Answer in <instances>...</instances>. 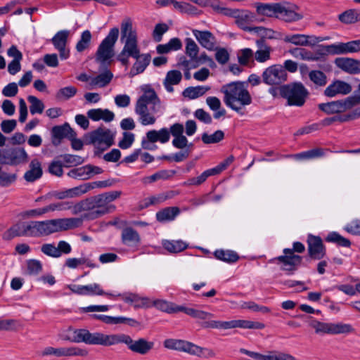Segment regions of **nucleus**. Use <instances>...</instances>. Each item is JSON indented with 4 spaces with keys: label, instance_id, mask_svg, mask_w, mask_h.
<instances>
[{
    "label": "nucleus",
    "instance_id": "4be33fe9",
    "mask_svg": "<svg viewBox=\"0 0 360 360\" xmlns=\"http://www.w3.org/2000/svg\"><path fill=\"white\" fill-rule=\"evenodd\" d=\"M240 352L257 360H297L291 354L283 352H271L269 354L264 355L243 348L240 349Z\"/></svg>",
    "mask_w": 360,
    "mask_h": 360
},
{
    "label": "nucleus",
    "instance_id": "bf43d9fd",
    "mask_svg": "<svg viewBox=\"0 0 360 360\" xmlns=\"http://www.w3.org/2000/svg\"><path fill=\"white\" fill-rule=\"evenodd\" d=\"M358 13L355 10H347L339 15V20L345 24L354 23L358 20Z\"/></svg>",
    "mask_w": 360,
    "mask_h": 360
},
{
    "label": "nucleus",
    "instance_id": "f704fd0d",
    "mask_svg": "<svg viewBox=\"0 0 360 360\" xmlns=\"http://www.w3.org/2000/svg\"><path fill=\"white\" fill-rule=\"evenodd\" d=\"M182 79L181 72L179 70H170L167 72L166 77L164 79V86L168 92H173V85L178 84Z\"/></svg>",
    "mask_w": 360,
    "mask_h": 360
},
{
    "label": "nucleus",
    "instance_id": "09e8293b",
    "mask_svg": "<svg viewBox=\"0 0 360 360\" xmlns=\"http://www.w3.org/2000/svg\"><path fill=\"white\" fill-rule=\"evenodd\" d=\"M115 181L111 179H108L105 181H98L94 182H89L84 184L82 186V188L83 191V193H86L89 191L94 189L95 188H107L113 185Z\"/></svg>",
    "mask_w": 360,
    "mask_h": 360
},
{
    "label": "nucleus",
    "instance_id": "7ed1b4c3",
    "mask_svg": "<svg viewBox=\"0 0 360 360\" xmlns=\"http://www.w3.org/2000/svg\"><path fill=\"white\" fill-rule=\"evenodd\" d=\"M258 15L270 18H276L287 22L298 21L303 18L299 12L300 8L288 2L282 3H256L255 4Z\"/></svg>",
    "mask_w": 360,
    "mask_h": 360
},
{
    "label": "nucleus",
    "instance_id": "9b49d317",
    "mask_svg": "<svg viewBox=\"0 0 360 360\" xmlns=\"http://www.w3.org/2000/svg\"><path fill=\"white\" fill-rule=\"evenodd\" d=\"M114 137L115 133L110 129L100 127L86 136V142L104 150L113 145Z\"/></svg>",
    "mask_w": 360,
    "mask_h": 360
},
{
    "label": "nucleus",
    "instance_id": "3c124183",
    "mask_svg": "<svg viewBox=\"0 0 360 360\" xmlns=\"http://www.w3.org/2000/svg\"><path fill=\"white\" fill-rule=\"evenodd\" d=\"M326 240L330 243H334L340 246L349 248L351 245V242L346 238L342 237L337 232L330 233L326 238Z\"/></svg>",
    "mask_w": 360,
    "mask_h": 360
},
{
    "label": "nucleus",
    "instance_id": "f3484780",
    "mask_svg": "<svg viewBox=\"0 0 360 360\" xmlns=\"http://www.w3.org/2000/svg\"><path fill=\"white\" fill-rule=\"evenodd\" d=\"M326 51L332 55L347 54L356 53L360 51V39L350 41L347 43H338L325 46Z\"/></svg>",
    "mask_w": 360,
    "mask_h": 360
},
{
    "label": "nucleus",
    "instance_id": "6e6d98bb",
    "mask_svg": "<svg viewBox=\"0 0 360 360\" xmlns=\"http://www.w3.org/2000/svg\"><path fill=\"white\" fill-rule=\"evenodd\" d=\"M27 100L30 103V110L32 115L43 112L44 105L41 100L34 96H29Z\"/></svg>",
    "mask_w": 360,
    "mask_h": 360
},
{
    "label": "nucleus",
    "instance_id": "473e14b6",
    "mask_svg": "<svg viewBox=\"0 0 360 360\" xmlns=\"http://www.w3.org/2000/svg\"><path fill=\"white\" fill-rule=\"evenodd\" d=\"M180 213V210L177 207H167L156 213V219L160 222L173 221Z\"/></svg>",
    "mask_w": 360,
    "mask_h": 360
},
{
    "label": "nucleus",
    "instance_id": "a878e982",
    "mask_svg": "<svg viewBox=\"0 0 360 360\" xmlns=\"http://www.w3.org/2000/svg\"><path fill=\"white\" fill-rule=\"evenodd\" d=\"M335 64L345 72L352 75L360 73V60L350 58H337Z\"/></svg>",
    "mask_w": 360,
    "mask_h": 360
},
{
    "label": "nucleus",
    "instance_id": "4468645a",
    "mask_svg": "<svg viewBox=\"0 0 360 360\" xmlns=\"http://www.w3.org/2000/svg\"><path fill=\"white\" fill-rule=\"evenodd\" d=\"M262 81L269 86H277L285 82L288 74L281 65H273L266 68L262 73Z\"/></svg>",
    "mask_w": 360,
    "mask_h": 360
},
{
    "label": "nucleus",
    "instance_id": "c9c22d12",
    "mask_svg": "<svg viewBox=\"0 0 360 360\" xmlns=\"http://www.w3.org/2000/svg\"><path fill=\"white\" fill-rule=\"evenodd\" d=\"M146 138L153 142L160 141L162 143H165L169 141V131L167 128H162L158 131L150 130L146 133Z\"/></svg>",
    "mask_w": 360,
    "mask_h": 360
},
{
    "label": "nucleus",
    "instance_id": "0eeeda50",
    "mask_svg": "<svg viewBox=\"0 0 360 360\" xmlns=\"http://www.w3.org/2000/svg\"><path fill=\"white\" fill-rule=\"evenodd\" d=\"M121 194V191H112L88 198L89 212L84 214V218L94 220L113 212L116 207L111 202L119 198Z\"/></svg>",
    "mask_w": 360,
    "mask_h": 360
},
{
    "label": "nucleus",
    "instance_id": "6e6552de",
    "mask_svg": "<svg viewBox=\"0 0 360 360\" xmlns=\"http://www.w3.org/2000/svg\"><path fill=\"white\" fill-rule=\"evenodd\" d=\"M151 304L152 307H155L156 309L162 311L169 314L182 311L194 319H198L200 320L209 319L210 318H212L214 316V315L210 312L195 309L193 308L186 307L184 306H179L165 300L158 299L152 300Z\"/></svg>",
    "mask_w": 360,
    "mask_h": 360
},
{
    "label": "nucleus",
    "instance_id": "774afa93",
    "mask_svg": "<svg viewBox=\"0 0 360 360\" xmlns=\"http://www.w3.org/2000/svg\"><path fill=\"white\" fill-rule=\"evenodd\" d=\"M253 56L254 53L251 49L245 48L241 49L238 54V62L240 65H247Z\"/></svg>",
    "mask_w": 360,
    "mask_h": 360
},
{
    "label": "nucleus",
    "instance_id": "e2e57ef3",
    "mask_svg": "<svg viewBox=\"0 0 360 360\" xmlns=\"http://www.w3.org/2000/svg\"><path fill=\"white\" fill-rule=\"evenodd\" d=\"M236 328L248 329H263L265 325L261 322L248 320H236Z\"/></svg>",
    "mask_w": 360,
    "mask_h": 360
},
{
    "label": "nucleus",
    "instance_id": "4c0bfd02",
    "mask_svg": "<svg viewBox=\"0 0 360 360\" xmlns=\"http://www.w3.org/2000/svg\"><path fill=\"white\" fill-rule=\"evenodd\" d=\"M325 150L321 148H314L311 150L304 151L300 153L295 154L292 155L296 160H312L316 159L325 155Z\"/></svg>",
    "mask_w": 360,
    "mask_h": 360
},
{
    "label": "nucleus",
    "instance_id": "cd10ccee",
    "mask_svg": "<svg viewBox=\"0 0 360 360\" xmlns=\"http://www.w3.org/2000/svg\"><path fill=\"white\" fill-rule=\"evenodd\" d=\"M134 58L136 59V62L133 64L130 70L129 75L131 77H134L144 72L151 60V56L149 53L141 54L140 53L138 57Z\"/></svg>",
    "mask_w": 360,
    "mask_h": 360
},
{
    "label": "nucleus",
    "instance_id": "bb28decb",
    "mask_svg": "<svg viewBox=\"0 0 360 360\" xmlns=\"http://www.w3.org/2000/svg\"><path fill=\"white\" fill-rule=\"evenodd\" d=\"M121 240L124 245L129 247H137L141 243L139 233L131 227H126L122 229Z\"/></svg>",
    "mask_w": 360,
    "mask_h": 360
},
{
    "label": "nucleus",
    "instance_id": "69168bd1",
    "mask_svg": "<svg viewBox=\"0 0 360 360\" xmlns=\"http://www.w3.org/2000/svg\"><path fill=\"white\" fill-rule=\"evenodd\" d=\"M71 207L70 210L73 214H77L83 211H87L89 212V200L88 198L80 200L79 202L74 204L72 202H70Z\"/></svg>",
    "mask_w": 360,
    "mask_h": 360
},
{
    "label": "nucleus",
    "instance_id": "79ce46f5",
    "mask_svg": "<svg viewBox=\"0 0 360 360\" xmlns=\"http://www.w3.org/2000/svg\"><path fill=\"white\" fill-rule=\"evenodd\" d=\"M112 77L113 75L110 70H105L104 72L93 77L91 79L90 85L92 86L104 87L110 82Z\"/></svg>",
    "mask_w": 360,
    "mask_h": 360
},
{
    "label": "nucleus",
    "instance_id": "c756f323",
    "mask_svg": "<svg viewBox=\"0 0 360 360\" xmlns=\"http://www.w3.org/2000/svg\"><path fill=\"white\" fill-rule=\"evenodd\" d=\"M87 116L89 119L93 121L103 120L106 122L112 121L115 118V114L113 112L108 109H91L87 112Z\"/></svg>",
    "mask_w": 360,
    "mask_h": 360
},
{
    "label": "nucleus",
    "instance_id": "423d86ee",
    "mask_svg": "<svg viewBox=\"0 0 360 360\" xmlns=\"http://www.w3.org/2000/svg\"><path fill=\"white\" fill-rule=\"evenodd\" d=\"M221 92L224 94V101L232 110L243 115V108L252 103L249 91L245 88L243 82H231L222 86Z\"/></svg>",
    "mask_w": 360,
    "mask_h": 360
},
{
    "label": "nucleus",
    "instance_id": "20e7f679",
    "mask_svg": "<svg viewBox=\"0 0 360 360\" xmlns=\"http://www.w3.org/2000/svg\"><path fill=\"white\" fill-rule=\"evenodd\" d=\"M120 29V41L124 44V46L120 53L117 56V60L122 65L128 66L129 63V58H136L141 53L139 47L137 33L133 28L131 20L129 18L122 22Z\"/></svg>",
    "mask_w": 360,
    "mask_h": 360
},
{
    "label": "nucleus",
    "instance_id": "e433bc0d",
    "mask_svg": "<svg viewBox=\"0 0 360 360\" xmlns=\"http://www.w3.org/2000/svg\"><path fill=\"white\" fill-rule=\"evenodd\" d=\"M182 48L181 40L177 38H172L168 43L159 44L156 47L157 53L159 54H165L171 51H178Z\"/></svg>",
    "mask_w": 360,
    "mask_h": 360
},
{
    "label": "nucleus",
    "instance_id": "680f3d73",
    "mask_svg": "<svg viewBox=\"0 0 360 360\" xmlns=\"http://www.w3.org/2000/svg\"><path fill=\"white\" fill-rule=\"evenodd\" d=\"M60 156L56 158L49 165V172L55 176H61L63 174V162L60 160Z\"/></svg>",
    "mask_w": 360,
    "mask_h": 360
},
{
    "label": "nucleus",
    "instance_id": "dca6fc26",
    "mask_svg": "<svg viewBox=\"0 0 360 360\" xmlns=\"http://www.w3.org/2000/svg\"><path fill=\"white\" fill-rule=\"evenodd\" d=\"M354 106V103L349 96L338 101L320 103L318 107L320 110L330 115L345 112Z\"/></svg>",
    "mask_w": 360,
    "mask_h": 360
},
{
    "label": "nucleus",
    "instance_id": "393cba45",
    "mask_svg": "<svg viewBox=\"0 0 360 360\" xmlns=\"http://www.w3.org/2000/svg\"><path fill=\"white\" fill-rule=\"evenodd\" d=\"M192 32L202 47L209 51H213L215 49L217 40L211 32L207 30L200 31L198 30H193Z\"/></svg>",
    "mask_w": 360,
    "mask_h": 360
},
{
    "label": "nucleus",
    "instance_id": "13d9d810",
    "mask_svg": "<svg viewBox=\"0 0 360 360\" xmlns=\"http://www.w3.org/2000/svg\"><path fill=\"white\" fill-rule=\"evenodd\" d=\"M252 32L256 33L260 37L259 39H263L265 41L266 39H272L276 38V32L272 29L266 28L262 26L254 27Z\"/></svg>",
    "mask_w": 360,
    "mask_h": 360
},
{
    "label": "nucleus",
    "instance_id": "f03ea898",
    "mask_svg": "<svg viewBox=\"0 0 360 360\" xmlns=\"http://www.w3.org/2000/svg\"><path fill=\"white\" fill-rule=\"evenodd\" d=\"M143 94L137 100L135 112L139 121L143 125H153L156 122L155 114L160 107V100L155 90L150 86L143 88Z\"/></svg>",
    "mask_w": 360,
    "mask_h": 360
},
{
    "label": "nucleus",
    "instance_id": "aec40b11",
    "mask_svg": "<svg viewBox=\"0 0 360 360\" xmlns=\"http://www.w3.org/2000/svg\"><path fill=\"white\" fill-rule=\"evenodd\" d=\"M230 17L236 19V24L244 31L252 32L254 27L250 26L254 20L255 15L247 10L233 9Z\"/></svg>",
    "mask_w": 360,
    "mask_h": 360
},
{
    "label": "nucleus",
    "instance_id": "5fc2aeb1",
    "mask_svg": "<svg viewBox=\"0 0 360 360\" xmlns=\"http://www.w3.org/2000/svg\"><path fill=\"white\" fill-rule=\"evenodd\" d=\"M84 295H107L115 296L112 293L105 292L98 283L84 285Z\"/></svg>",
    "mask_w": 360,
    "mask_h": 360
},
{
    "label": "nucleus",
    "instance_id": "6ab92c4d",
    "mask_svg": "<svg viewBox=\"0 0 360 360\" xmlns=\"http://www.w3.org/2000/svg\"><path fill=\"white\" fill-rule=\"evenodd\" d=\"M308 255L313 259L319 260L326 255V248L319 236L309 234L307 238Z\"/></svg>",
    "mask_w": 360,
    "mask_h": 360
},
{
    "label": "nucleus",
    "instance_id": "052dcab7",
    "mask_svg": "<svg viewBox=\"0 0 360 360\" xmlns=\"http://www.w3.org/2000/svg\"><path fill=\"white\" fill-rule=\"evenodd\" d=\"M89 167L86 165L75 168L70 170L68 173V176L74 179H79L82 180L89 179L88 171Z\"/></svg>",
    "mask_w": 360,
    "mask_h": 360
},
{
    "label": "nucleus",
    "instance_id": "412c9836",
    "mask_svg": "<svg viewBox=\"0 0 360 360\" xmlns=\"http://www.w3.org/2000/svg\"><path fill=\"white\" fill-rule=\"evenodd\" d=\"M1 152L0 161L1 163L18 165L27 162V154L23 148L4 150Z\"/></svg>",
    "mask_w": 360,
    "mask_h": 360
},
{
    "label": "nucleus",
    "instance_id": "b1692460",
    "mask_svg": "<svg viewBox=\"0 0 360 360\" xmlns=\"http://www.w3.org/2000/svg\"><path fill=\"white\" fill-rule=\"evenodd\" d=\"M321 37H317L313 35L305 34H291L285 36L284 41L297 46H313L317 43L321 41Z\"/></svg>",
    "mask_w": 360,
    "mask_h": 360
},
{
    "label": "nucleus",
    "instance_id": "58836bf2",
    "mask_svg": "<svg viewBox=\"0 0 360 360\" xmlns=\"http://www.w3.org/2000/svg\"><path fill=\"white\" fill-rule=\"evenodd\" d=\"M205 319V322L202 323V327L206 328H219V329H231L236 328V320H231L229 321H213Z\"/></svg>",
    "mask_w": 360,
    "mask_h": 360
},
{
    "label": "nucleus",
    "instance_id": "4d7b16f0",
    "mask_svg": "<svg viewBox=\"0 0 360 360\" xmlns=\"http://www.w3.org/2000/svg\"><path fill=\"white\" fill-rule=\"evenodd\" d=\"M60 158L63 159L64 162V166L72 167L78 165H81L84 162V159L81 156L71 154H65L60 155Z\"/></svg>",
    "mask_w": 360,
    "mask_h": 360
},
{
    "label": "nucleus",
    "instance_id": "603ef678",
    "mask_svg": "<svg viewBox=\"0 0 360 360\" xmlns=\"http://www.w3.org/2000/svg\"><path fill=\"white\" fill-rule=\"evenodd\" d=\"M77 92L76 87L73 86H68L61 88L56 93V97L60 101H66L75 96Z\"/></svg>",
    "mask_w": 360,
    "mask_h": 360
},
{
    "label": "nucleus",
    "instance_id": "c85d7f7f",
    "mask_svg": "<svg viewBox=\"0 0 360 360\" xmlns=\"http://www.w3.org/2000/svg\"><path fill=\"white\" fill-rule=\"evenodd\" d=\"M257 50L255 53V58L259 63H264L270 59L271 46L263 39L256 41Z\"/></svg>",
    "mask_w": 360,
    "mask_h": 360
},
{
    "label": "nucleus",
    "instance_id": "2eb2a0df",
    "mask_svg": "<svg viewBox=\"0 0 360 360\" xmlns=\"http://www.w3.org/2000/svg\"><path fill=\"white\" fill-rule=\"evenodd\" d=\"M89 354L88 350L78 347L54 348L47 347L41 352V356L53 355L57 357L61 356H86Z\"/></svg>",
    "mask_w": 360,
    "mask_h": 360
},
{
    "label": "nucleus",
    "instance_id": "c03bdc74",
    "mask_svg": "<svg viewBox=\"0 0 360 360\" xmlns=\"http://www.w3.org/2000/svg\"><path fill=\"white\" fill-rule=\"evenodd\" d=\"M214 256L217 259L221 261L233 263L238 260V255L233 250H217L214 252Z\"/></svg>",
    "mask_w": 360,
    "mask_h": 360
},
{
    "label": "nucleus",
    "instance_id": "8fccbe9b",
    "mask_svg": "<svg viewBox=\"0 0 360 360\" xmlns=\"http://www.w3.org/2000/svg\"><path fill=\"white\" fill-rule=\"evenodd\" d=\"M186 47H185V53L186 54L190 57L191 60H196L197 56L199 52V47L194 41L193 39L191 38H186Z\"/></svg>",
    "mask_w": 360,
    "mask_h": 360
},
{
    "label": "nucleus",
    "instance_id": "39448f33",
    "mask_svg": "<svg viewBox=\"0 0 360 360\" xmlns=\"http://www.w3.org/2000/svg\"><path fill=\"white\" fill-rule=\"evenodd\" d=\"M82 219L76 217L32 221L34 237L48 236L57 232L74 229L82 226Z\"/></svg>",
    "mask_w": 360,
    "mask_h": 360
},
{
    "label": "nucleus",
    "instance_id": "338daca9",
    "mask_svg": "<svg viewBox=\"0 0 360 360\" xmlns=\"http://www.w3.org/2000/svg\"><path fill=\"white\" fill-rule=\"evenodd\" d=\"M289 53L296 58L309 61L311 59V51L304 48H294L290 49Z\"/></svg>",
    "mask_w": 360,
    "mask_h": 360
},
{
    "label": "nucleus",
    "instance_id": "f257e3e1",
    "mask_svg": "<svg viewBox=\"0 0 360 360\" xmlns=\"http://www.w3.org/2000/svg\"><path fill=\"white\" fill-rule=\"evenodd\" d=\"M68 340L72 342H84L87 345H96L111 346L118 343H124L128 349L139 354H148L154 346L153 342L148 341L144 338L136 340L127 335H105L100 332L90 333L86 329H76L72 331Z\"/></svg>",
    "mask_w": 360,
    "mask_h": 360
},
{
    "label": "nucleus",
    "instance_id": "5701e85b",
    "mask_svg": "<svg viewBox=\"0 0 360 360\" xmlns=\"http://www.w3.org/2000/svg\"><path fill=\"white\" fill-rule=\"evenodd\" d=\"M352 91V86L342 80H335L328 85L324 90V95L327 97L332 98L337 95H347Z\"/></svg>",
    "mask_w": 360,
    "mask_h": 360
},
{
    "label": "nucleus",
    "instance_id": "1a4fd4ad",
    "mask_svg": "<svg viewBox=\"0 0 360 360\" xmlns=\"http://www.w3.org/2000/svg\"><path fill=\"white\" fill-rule=\"evenodd\" d=\"M279 90L281 96L287 99L289 105L302 106L309 95L308 90L301 82L281 86Z\"/></svg>",
    "mask_w": 360,
    "mask_h": 360
},
{
    "label": "nucleus",
    "instance_id": "49530a36",
    "mask_svg": "<svg viewBox=\"0 0 360 360\" xmlns=\"http://www.w3.org/2000/svg\"><path fill=\"white\" fill-rule=\"evenodd\" d=\"M217 175L213 169H209L203 172L200 176L188 179L184 184L188 186H199L204 183L209 176Z\"/></svg>",
    "mask_w": 360,
    "mask_h": 360
},
{
    "label": "nucleus",
    "instance_id": "72a5a7b5",
    "mask_svg": "<svg viewBox=\"0 0 360 360\" xmlns=\"http://www.w3.org/2000/svg\"><path fill=\"white\" fill-rule=\"evenodd\" d=\"M41 163L37 160H33L30 164V169L24 175V179L28 182H33L42 176Z\"/></svg>",
    "mask_w": 360,
    "mask_h": 360
},
{
    "label": "nucleus",
    "instance_id": "37998d69",
    "mask_svg": "<svg viewBox=\"0 0 360 360\" xmlns=\"http://www.w3.org/2000/svg\"><path fill=\"white\" fill-rule=\"evenodd\" d=\"M210 89V87L206 86H190L183 91V96L191 99H195L204 95Z\"/></svg>",
    "mask_w": 360,
    "mask_h": 360
},
{
    "label": "nucleus",
    "instance_id": "7c9ffc66",
    "mask_svg": "<svg viewBox=\"0 0 360 360\" xmlns=\"http://www.w3.org/2000/svg\"><path fill=\"white\" fill-rule=\"evenodd\" d=\"M162 247L171 254H176L187 249L188 244L182 240H163Z\"/></svg>",
    "mask_w": 360,
    "mask_h": 360
},
{
    "label": "nucleus",
    "instance_id": "864d4df0",
    "mask_svg": "<svg viewBox=\"0 0 360 360\" xmlns=\"http://www.w3.org/2000/svg\"><path fill=\"white\" fill-rule=\"evenodd\" d=\"M224 138V133L221 130H217L212 134L203 133L202 141L205 144L217 143L220 142Z\"/></svg>",
    "mask_w": 360,
    "mask_h": 360
},
{
    "label": "nucleus",
    "instance_id": "9d476101",
    "mask_svg": "<svg viewBox=\"0 0 360 360\" xmlns=\"http://www.w3.org/2000/svg\"><path fill=\"white\" fill-rule=\"evenodd\" d=\"M119 37V29L113 27L110 29L108 35L102 40L96 53V60L101 64H105L111 59L114 55V47Z\"/></svg>",
    "mask_w": 360,
    "mask_h": 360
},
{
    "label": "nucleus",
    "instance_id": "a19ab883",
    "mask_svg": "<svg viewBox=\"0 0 360 360\" xmlns=\"http://www.w3.org/2000/svg\"><path fill=\"white\" fill-rule=\"evenodd\" d=\"M23 229V222L17 223L3 233L2 238L5 240H10L15 237L25 236Z\"/></svg>",
    "mask_w": 360,
    "mask_h": 360
},
{
    "label": "nucleus",
    "instance_id": "de8ad7c7",
    "mask_svg": "<svg viewBox=\"0 0 360 360\" xmlns=\"http://www.w3.org/2000/svg\"><path fill=\"white\" fill-rule=\"evenodd\" d=\"M91 33L89 30H84L79 40L76 44V50L81 53L88 49L91 41Z\"/></svg>",
    "mask_w": 360,
    "mask_h": 360
},
{
    "label": "nucleus",
    "instance_id": "a211bd4d",
    "mask_svg": "<svg viewBox=\"0 0 360 360\" xmlns=\"http://www.w3.org/2000/svg\"><path fill=\"white\" fill-rule=\"evenodd\" d=\"M70 31L63 30L58 31L51 39L54 48L59 52L60 58L66 60L70 57V49L67 47Z\"/></svg>",
    "mask_w": 360,
    "mask_h": 360
},
{
    "label": "nucleus",
    "instance_id": "a18cd8bd",
    "mask_svg": "<svg viewBox=\"0 0 360 360\" xmlns=\"http://www.w3.org/2000/svg\"><path fill=\"white\" fill-rule=\"evenodd\" d=\"M309 78L316 86L319 87L326 86L328 82L326 75L321 70H311L309 72Z\"/></svg>",
    "mask_w": 360,
    "mask_h": 360
},
{
    "label": "nucleus",
    "instance_id": "ddd939ff",
    "mask_svg": "<svg viewBox=\"0 0 360 360\" xmlns=\"http://www.w3.org/2000/svg\"><path fill=\"white\" fill-rule=\"evenodd\" d=\"M309 326L317 334H341L349 333L354 330L350 324L342 323H325L316 320L310 322Z\"/></svg>",
    "mask_w": 360,
    "mask_h": 360
},
{
    "label": "nucleus",
    "instance_id": "2f4dec72",
    "mask_svg": "<svg viewBox=\"0 0 360 360\" xmlns=\"http://www.w3.org/2000/svg\"><path fill=\"white\" fill-rule=\"evenodd\" d=\"M82 194L84 193L81 185L65 191H56L49 193L51 196L55 198L57 200L74 198L79 197Z\"/></svg>",
    "mask_w": 360,
    "mask_h": 360
},
{
    "label": "nucleus",
    "instance_id": "f8f14e48",
    "mask_svg": "<svg viewBox=\"0 0 360 360\" xmlns=\"http://www.w3.org/2000/svg\"><path fill=\"white\" fill-rule=\"evenodd\" d=\"M283 252V255L273 258L270 262L279 264L281 270L285 271L288 275H292L301 266L302 257L293 254L290 248H285Z\"/></svg>",
    "mask_w": 360,
    "mask_h": 360
},
{
    "label": "nucleus",
    "instance_id": "0e129e2a",
    "mask_svg": "<svg viewBox=\"0 0 360 360\" xmlns=\"http://www.w3.org/2000/svg\"><path fill=\"white\" fill-rule=\"evenodd\" d=\"M176 350L186 352L191 354L192 353L197 352L196 351H195V349H197V348L195 347V345H194L192 342L181 340H176Z\"/></svg>",
    "mask_w": 360,
    "mask_h": 360
},
{
    "label": "nucleus",
    "instance_id": "ea45409f",
    "mask_svg": "<svg viewBox=\"0 0 360 360\" xmlns=\"http://www.w3.org/2000/svg\"><path fill=\"white\" fill-rule=\"evenodd\" d=\"M68 123L63 125L55 126L51 129V142L55 146L60 144L61 140L66 137Z\"/></svg>",
    "mask_w": 360,
    "mask_h": 360
}]
</instances>
